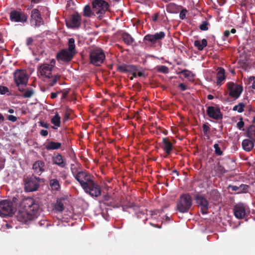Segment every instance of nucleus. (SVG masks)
Instances as JSON below:
<instances>
[{
	"label": "nucleus",
	"mask_w": 255,
	"mask_h": 255,
	"mask_svg": "<svg viewBox=\"0 0 255 255\" xmlns=\"http://www.w3.org/2000/svg\"><path fill=\"white\" fill-rule=\"evenodd\" d=\"M30 22L31 26L34 27H38L43 24V18L38 9L34 8L31 10Z\"/></svg>",
	"instance_id": "nucleus-13"
},
{
	"label": "nucleus",
	"mask_w": 255,
	"mask_h": 255,
	"mask_svg": "<svg viewBox=\"0 0 255 255\" xmlns=\"http://www.w3.org/2000/svg\"><path fill=\"white\" fill-rule=\"evenodd\" d=\"M103 202L105 204L109 205L108 201L110 200L111 197L108 195H106L103 196Z\"/></svg>",
	"instance_id": "nucleus-51"
},
{
	"label": "nucleus",
	"mask_w": 255,
	"mask_h": 255,
	"mask_svg": "<svg viewBox=\"0 0 255 255\" xmlns=\"http://www.w3.org/2000/svg\"><path fill=\"white\" fill-rule=\"evenodd\" d=\"M248 135H254L255 136V126H251L250 127L248 131ZM249 137H251L250 135H249Z\"/></svg>",
	"instance_id": "nucleus-47"
},
{
	"label": "nucleus",
	"mask_w": 255,
	"mask_h": 255,
	"mask_svg": "<svg viewBox=\"0 0 255 255\" xmlns=\"http://www.w3.org/2000/svg\"><path fill=\"white\" fill-rule=\"evenodd\" d=\"M161 147L166 153L164 157H167L168 155L171 153V151L173 149L172 143L170 142L168 137H163L162 139Z\"/></svg>",
	"instance_id": "nucleus-21"
},
{
	"label": "nucleus",
	"mask_w": 255,
	"mask_h": 255,
	"mask_svg": "<svg viewBox=\"0 0 255 255\" xmlns=\"http://www.w3.org/2000/svg\"><path fill=\"white\" fill-rule=\"evenodd\" d=\"M51 122L56 127H59L60 126L61 118L58 113H56L55 114L54 116L52 118Z\"/></svg>",
	"instance_id": "nucleus-33"
},
{
	"label": "nucleus",
	"mask_w": 255,
	"mask_h": 255,
	"mask_svg": "<svg viewBox=\"0 0 255 255\" xmlns=\"http://www.w3.org/2000/svg\"><path fill=\"white\" fill-rule=\"evenodd\" d=\"M245 104L243 103H240L238 105H235L233 108V111H237L239 113H242L244 111Z\"/></svg>",
	"instance_id": "nucleus-38"
},
{
	"label": "nucleus",
	"mask_w": 255,
	"mask_h": 255,
	"mask_svg": "<svg viewBox=\"0 0 255 255\" xmlns=\"http://www.w3.org/2000/svg\"><path fill=\"white\" fill-rule=\"evenodd\" d=\"M210 195H214V197L213 199L216 201L218 200L220 197L219 193L216 190H212L210 193Z\"/></svg>",
	"instance_id": "nucleus-49"
},
{
	"label": "nucleus",
	"mask_w": 255,
	"mask_h": 255,
	"mask_svg": "<svg viewBox=\"0 0 255 255\" xmlns=\"http://www.w3.org/2000/svg\"><path fill=\"white\" fill-rule=\"evenodd\" d=\"M233 211L235 216L239 219H243L248 215L247 208L242 203H238L235 205Z\"/></svg>",
	"instance_id": "nucleus-16"
},
{
	"label": "nucleus",
	"mask_w": 255,
	"mask_h": 255,
	"mask_svg": "<svg viewBox=\"0 0 255 255\" xmlns=\"http://www.w3.org/2000/svg\"><path fill=\"white\" fill-rule=\"evenodd\" d=\"M4 121V118L2 114L0 113V124L3 122Z\"/></svg>",
	"instance_id": "nucleus-62"
},
{
	"label": "nucleus",
	"mask_w": 255,
	"mask_h": 255,
	"mask_svg": "<svg viewBox=\"0 0 255 255\" xmlns=\"http://www.w3.org/2000/svg\"><path fill=\"white\" fill-rule=\"evenodd\" d=\"M228 189H231L232 191L236 192L237 194L241 193L239 186L236 185H229L228 186Z\"/></svg>",
	"instance_id": "nucleus-45"
},
{
	"label": "nucleus",
	"mask_w": 255,
	"mask_h": 255,
	"mask_svg": "<svg viewBox=\"0 0 255 255\" xmlns=\"http://www.w3.org/2000/svg\"><path fill=\"white\" fill-rule=\"evenodd\" d=\"M75 179L79 183L81 187L84 189L94 179V177L86 171H80L74 173L72 172Z\"/></svg>",
	"instance_id": "nucleus-4"
},
{
	"label": "nucleus",
	"mask_w": 255,
	"mask_h": 255,
	"mask_svg": "<svg viewBox=\"0 0 255 255\" xmlns=\"http://www.w3.org/2000/svg\"><path fill=\"white\" fill-rule=\"evenodd\" d=\"M39 177L32 175L24 179V188L27 192H32L37 190L39 187Z\"/></svg>",
	"instance_id": "nucleus-9"
},
{
	"label": "nucleus",
	"mask_w": 255,
	"mask_h": 255,
	"mask_svg": "<svg viewBox=\"0 0 255 255\" xmlns=\"http://www.w3.org/2000/svg\"><path fill=\"white\" fill-rule=\"evenodd\" d=\"M60 75H55L53 76L52 80L49 81V85L51 87L53 86L58 80L60 79Z\"/></svg>",
	"instance_id": "nucleus-40"
},
{
	"label": "nucleus",
	"mask_w": 255,
	"mask_h": 255,
	"mask_svg": "<svg viewBox=\"0 0 255 255\" xmlns=\"http://www.w3.org/2000/svg\"><path fill=\"white\" fill-rule=\"evenodd\" d=\"M214 148L215 149V153L218 155L221 156L223 155V151L221 150V148L219 147V145L217 143H215L213 145Z\"/></svg>",
	"instance_id": "nucleus-41"
},
{
	"label": "nucleus",
	"mask_w": 255,
	"mask_h": 255,
	"mask_svg": "<svg viewBox=\"0 0 255 255\" xmlns=\"http://www.w3.org/2000/svg\"><path fill=\"white\" fill-rule=\"evenodd\" d=\"M21 206L23 211H19L17 216L18 221L27 224L37 217L39 210L38 201L27 197L22 200Z\"/></svg>",
	"instance_id": "nucleus-1"
},
{
	"label": "nucleus",
	"mask_w": 255,
	"mask_h": 255,
	"mask_svg": "<svg viewBox=\"0 0 255 255\" xmlns=\"http://www.w3.org/2000/svg\"><path fill=\"white\" fill-rule=\"evenodd\" d=\"M62 143L59 142L50 141L45 145V148L48 150H56L61 148Z\"/></svg>",
	"instance_id": "nucleus-26"
},
{
	"label": "nucleus",
	"mask_w": 255,
	"mask_h": 255,
	"mask_svg": "<svg viewBox=\"0 0 255 255\" xmlns=\"http://www.w3.org/2000/svg\"><path fill=\"white\" fill-rule=\"evenodd\" d=\"M33 42V39L32 37H29L26 38V44L27 46L31 45Z\"/></svg>",
	"instance_id": "nucleus-56"
},
{
	"label": "nucleus",
	"mask_w": 255,
	"mask_h": 255,
	"mask_svg": "<svg viewBox=\"0 0 255 255\" xmlns=\"http://www.w3.org/2000/svg\"><path fill=\"white\" fill-rule=\"evenodd\" d=\"M14 81L19 91H24V89L21 86H26L27 84L29 77L26 71L23 69H16L13 74Z\"/></svg>",
	"instance_id": "nucleus-3"
},
{
	"label": "nucleus",
	"mask_w": 255,
	"mask_h": 255,
	"mask_svg": "<svg viewBox=\"0 0 255 255\" xmlns=\"http://www.w3.org/2000/svg\"><path fill=\"white\" fill-rule=\"evenodd\" d=\"M137 70V66L134 65L122 64L117 65V71L121 73H131L136 72Z\"/></svg>",
	"instance_id": "nucleus-20"
},
{
	"label": "nucleus",
	"mask_w": 255,
	"mask_h": 255,
	"mask_svg": "<svg viewBox=\"0 0 255 255\" xmlns=\"http://www.w3.org/2000/svg\"><path fill=\"white\" fill-rule=\"evenodd\" d=\"M45 163L42 160H37L33 164L32 169L35 174L40 175L44 171Z\"/></svg>",
	"instance_id": "nucleus-22"
},
{
	"label": "nucleus",
	"mask_w": 255,
	"mask_h": 255,
	"mask_svg": "<svg viewBox=\"0 0 255 255\" xmlns=\"http://www.w3.org/2000/svg\"><path fill=\"white\" fill-rule=\"evenodd\" d=\"M9 19L12 22L24 23L27 21L28 15L21 9H13L9 13Z\"/></svg>",
	"instance_id": "nucleus-12"
},
{
	"label": "nucleus",
	"mask_w": 255,
	"mask_h": 255,
	"mask_svg": "<svg viewBox=\"0 0 255 255\" xmlns=\"http://www.w3.org/2000/svg\"><path fill=\"white\" fill-rule=\"evenodd\" d=\"M81 17L78 13L72 14L68 21H66L67 26L75 28L79 27L81 24Z\"/></svg>",
	"instance_id": "nucleus-19"
},
{
	"label": "nucleus",
	"mask_w": 255,
	"mask_h": 255,
	"mask_svg": "<svg viewBox=\"0 0 255 255\" xmlns=\"http://www.w3.org/2000/svg\"><path fill=\"white\" fill-rule=\"evenodd\" d=\"M194 45L199 51H202L207 46V41L206 39H203L201 41L196 40L194 41Z\"/></svg>",
	"instance_id": "nucleus-29"
},
{
	"label": "nucleus",
	"mask_w": 255,
	"mask_h": 255,
	"mask_svg": "<svg viewBox=\"0 0 255 255\" xmlns=\"http://www.w3.org/2000/svg\"><path fill=\"white\" fill-rule=\"evenodd\" d=\"M7 120L11 121L12 122H15L17 121V118L13 115H8L7 117Z\"/></svg>",
	"instance_id": "nucleus-54"
},
{
	"label": "nucleus",
	"mask_w": 255,
	"mask_h": 255,
	"mask_svg": "<svg viewBox=\"0 0 255 255\" xmlns=\"http://www.w3.org/2000/svg\"><path fill=\"white\" fill-rule=\"evenodd\" d=\"M105 58L104 50L100 47L93 48L90 51L89 58L91 64L99 66L104 62Z\"/></svg>",
	"instance_id": "nucleus-2"
},
{
	"label": "nucleus",
	"mask_w": 255,
	"mask_h": 255,
	"mask_svg": "<svg viewBox=\"0 0 255 255\" xmlns=\"http://www.w3.org/2000/svg\"><path fill=\"white\" fill-rule=\"evenodd\" d=\"M23 92L24 93L22 95V97L24 98H30L34 94V90L32 88L27 90L24 89V91Z\"/></svg>",
	"instance_id": "nucleus-37"
},
{
	"label": "nucleus",
	"mask_w": 255,
	"mask_h": 255,
	"mask_svg": "<svg viewBox=\"0 0 255 255\" xmlns=\"http://www.w3.org/2000/svg\"><path fill=\"white\" fill-rule=\"evenodd\" d=\"M144 73L142 72H138L137 73V76H139V77H141V76H144Z\"/></svg>",
	"instance_id": "nucleus-64"
},
{
	"label": "nucleus",
	"mask_w": 255,
	"mask_h": 255,
	"mask_svg": "<svg viewBox=\"0 0 255 255\" xmlns=\"http://www.w3.org/2000/svg\"><path fill=\"white\" fill-rule=\"evenodd\" d=\"M52 160L54 164H56L61 168H65L66 165L65 159L60 153L53 156Z\"/></svg>",
	"instance_id": "nucleus-23"
},
{
	"label": "nucleus",
	"mask_w": 255,
	"mask_h": 255,
	"mask_svg": "<svg viewBox=\"0 0 255 255\" xmlns=\"http://www.w3.org/2000/svg\"><path fill=\"white\" fill-rule=\"evenodd\" d=\"M48 132L47 130L41 129L40 131V134L42 136H46L48 135Z\"/></svg>",
	"instance_id": "nucleus-59"
},
{
	"label": "nucleus",
	"mask_w": 255,
	"mask_h": 255,
	"mask_svg": "<svg viewBox=\"0 0 255 255\" xmlns=\"http://www.w3.org/2000/svg\"><path fill=\"white\" fill-rule=\"evenodd\" d=\"M39 123V125L42 127H44L46 128H49V124L46 123H45L43 121H40Z\"/></svg>",
	"instance_id": "nucleus-57"
},
{
	"label": "nucleus",
	"mask_w": 255,
	"mask_h": 255,
	"mask_svg": "<svg viewBox=\"0 0 255 255\" xmlns=\"http://www.w3.org/2000/svg\"><path fill=\"white\" fill-rule=\"evenodd\" d=\"M217 85H222L226 79L225 70L222 67H218L217 69Z\"/></svg>",
	"instance_id": "nucleus-24"
},
{
	"label": "nucleus",
	"mask_w": 255,
	"mask_h": 255,
	"mask_svg": "<svg viewBox=\"0 0 255 255\" xmlns=\"http://www.w3.org/2000/svg\"><path fill=\"white\" fill-rule=\"evenodd\" d=\"M165 37V33L163 31L156 32L154 34H147L143 37V41L146 44L154 45L163 39Z\"/></svg>",
	"instance_id": "nucleus-11"
},
{
	"label": "nucleus",
	"mask_w": 255,
	"mask_h": 255,
	"mask_svg": "<svg viewBox=\"0 0 255 255\" xmlns=\"http://www.w3.org/2000/svg\"><path fill=\"white\" fill-rule=\"evenodd\" d=\"M54 66L52 64L44 63L41 64L38 68V71L41 75L50 79L52 77L51 72Z\"/></svg>",
	"instance_id": "nucleus-17"
},
{
	"label": "nucleus",
	"mask_w": 255,
	"mask_h": 255,
	"mask_svg": "<svg viewBox=\"0 0 255 255\" xmlns=\"http://www.w3.org/2000/svg\"><path fill=\"white\" fill-rule=\"evenodd\" d=\"M93 9L92 10L91 7L89 5H86L83 10V15L86 17H91L92 15L94 14Z\"/></svg>",
	"instance_id": "nucleus-34"
},
{
	"label": "nucleus",
	"mask_w": 255,
	"mask_h": 255,
	"mask_svg": "<svg viewBox=\"0 0 255 255\" xmlns=\"http://www.w3.org/2000/svg\"><path fill=\"white\" fill-rule=\"evenodd\" d=\"M226 87L228 91L229 96L234 100L238 99L241 96L243 87L240 84L233 82H229L227 83Z\"/></svg>",
	"instance_id": "nucleus-6"
},
{
	"label": "nucleus",
	"mask_w": 255,
	"mask_h": 255,
	"mask_svg": "<svg viewBox=\"0 0 255 255\" xmlns=\"http://www.w3.org/2000/svg\"><path fill=\"white\" fill-rule=\"evenodd\" d=\"M0 94L1 95H4L5 94H7V95H10L8 88L3 86H0Z\"/></svg>",
	"instance_id": "nucleus-42"
},
{
	"label": "nucleus",
	"mask_w": 255,
	"mask_h": 255,
	"mask_svg": "<svg viewBox=\"0 0 255 255\" xmlns=\"http://www.w3.org/2000/svg\"><path fill=\"white\" fill-rule=\"evenodd\" d=\"M14 208L12 202L3 200L0 201V216L5 217L14 213Z\"/></svg>",
	"instance_id": "nucleus-8"
},
{
	"label": "nucleus",
	"mask_w": 255,
	"mask_h": 255,
	"mask_svg": "<svg viewBox=\"0 0 255 255\" xmlns=\"http://www.w3.org/2000/svg\"><path fill=\"white\" fill-rule=\"evenodd\" d=\"M182 73L185 78H189L191 76L192 72L188 70L184 69L181 72Z\"/></svg>",
	"instance_id": "nucleus-48"
},
{
	"label": "nucleus",
	"mask_w": 255,
	"mask_h": 255,
	"mask_svg": "<svg viewBox=\"0 0 255 255\" xmlns=\"http://www.w3.org/2000/svg\"><path fill=\"white\" fill-rule=\"evenodd\" d=\"M75 54L71 52L64 49L60 50L57 54L56 58L58 60L64 62L70 61Z\"/></svg>",
	"instance_id": "nucleus-18"
},
{
	"label": "nucleus",
	"mask_w": 255,
	"mask_h": 255,
	"mask_svg": "<svg viewBox=\"0 0 255 255\" xmlns=\"http://www.w3.org/2000/svg\"><path fill=\"white\" fill-rule=\"evenodd\" d=\"M93 10L99 17H102L107 11L109 10V4L104 0H94L92 2Z\"/></svg>",
	"instance_id": "nucleus-7"
},
{
	"label": "nucleus",
	"mask_w": 255,
	"mask_h": 255,
	"mask_svg": "<svg viewBox=\"0 0 255 255\" xmlns=\"http://www.w3.org/2000/svg\"><path fill=\"white\" fill-rule=\"evenodd\" d=\"M158 14L156 13L153 16H152V19L153 21H156L157 20L158 18Z\"/></svg>",
	"instance_id": "nucleus-63"
},
{
	"label": "nucleus",
	"mask_w": 255,
	"mask_h": 255,
	"mask_svg": "<svg viewBox=\"0 0 255 255\" xmlns=\"http://www.w3.org/2000/svg\"><path fill=\"white\" fill-rule=\"evenodd\" d=\"M61 92L62 93V96L61 98L62 99H65L66 98H67L69 93V90L64 89Z\"/></svg>",
	"instance_id": "nucleus-52"
},
{
	"label": "nucleus",
	"mask_w": 255,
	"mask_h": 255,
	"mask_svg": "<svg viewBox=\"0 0 255 255\" xmlns=\"http://www.w3.org/2000/svg\"><path fill=\"white\" fill-rule=\"evenodd\" d=\"M208 25L209 22L208 21H203L199 26V28L201 30L206 31L208 29Z\"/></svg>",
	"instance_id": "nucleus-43"
},
{
	"label": "nucleus",
	"mask_w": 255,
	"mask_h": 255,
	"mask_svg": "<svg viewBox=\"0 0 255 255\" xmlns=\"http://www.w3.org/2000/svg\"><path fill=\"white\" fill-rule=\"evenodd\" d=\"M121 38L124 43L127 45H130L134 42V38L127 32L122 33Z\"/></svg>",
	"instance_id": "nucleus-25"
},
{
	"label": "nucleus",
	"mask_w": 255,
	"mask_h": 255,
	"mask_svg": "<svg viewBox=\"0 0 255 255\" xmlns=\"http://www.w3.org/2000/svg\"><path fill=\"white\" fill-rule=\"evenodd\" d=\"M61 177L63 179H66L67 178L68 175L65 172L60 173Z\"/></svg>",
	"instance_id": "nucleus-60"
},
{
	"label": "nucleus",
	"mask_w": 255,
	"mask_h": 255,
	"mask_svg": "<svg viewBox=\"0 0 255 255\" xmlns=\"http://www.w3.org/2000/svg\"><path fill=\"white\" fill-rule=\"evenodd\" d=\"M206 113L209 117L213 119L220 120L223 119V114L217 105L207 107Z\"/></svg>",
	"instance_id": "nucleus-14"
},
{
	"label": "nucleus",
	"mask_w": 255,
	"mask_h": 255,
	"mask_svg": "<svg viewBox=\"0 0 255 255\" xmlns=\"http://www.w3.org/2000/svg\"><path fill=\"white\" fill-rule=\"evenodd\" d=\"M179 88L182 91H184L187 89V86L183 83H180L178 85Z\"/></svg>",
	"instance_id": "nucleus-58"
},
{
	"label": "nucleus",
	"mask_w": 255,
	"mask_h": 255,
	"mask_svg": "<svg viewBox=\"0 0 255 255\" xmlns=\"http://www.w3.org/2000/svg\"><path fill=\"white\" fill-rule=\"evenodd\" d=\"M54 210L58 212H62L64 211V204L61 200H57L56 202L54 205Z\"/></svg>",
	"instance_id": "nucleus-32"
},
{
	"label": "nucleus",
	"mask_w": 255,
	"mask_h": 255,
	"mask_svg": "<svg viewBox=\"0 0 255 255\" xmlns=\"http://www.w3.org/2000/svg\"><path fill=\"white\" fill-rule=\"evenodd\" d=\"M157 71L158 72L166 74L169 72V69L166 66L160 65V66H157Z\"/></svg>",
	"instance_id": "nucleus-39"
},
{
	"label": "nucleus",
	"mask_w": 255,
	"mask_h": 255,
	"mask_svg": "<svg viewBox=\"0 0 255 255\" xmlns=\"http://www.w3.org/2000/svg\"><path fill=\"white\" fill-rule=\"evenodd\" d=\"M187 12V10L186 9H182L179 14L180 18L181 19H184L186 17V14Z\"/></svg>",
	"instance_id": "nucleus-50"
},
{
	"label": "nucleus",
	"mask_w": 255,
	"mask_h": 255,
	"mask_svg": "<svg viewBox=\"0 0 255 255\" xmlns=\"http://www.w3.org/2000/svg\"><path fill=\"white\" fill-rule=\"evenodd\" d=\"M83 189L86 193L93 197L100 196L102 193L101 186L94 181V179Z\"/></svg>",
	"instance_id": "nucleus-10"
},
{
	"label": "nucleus",
	"mask_w": 255,
	"mask_h": 255,
	"mask_svg": "<svg viewBox=\"0 0 255 255\" xmlns=\"http://www.w3.org/2000/svg\"><path fill=\"white\" fill-rule=\"evenodd\" d=\"M237 127L240 129H241L244 126V122L243 121L242 118H241L240 121H239L237 124Z\"/></svg>",
	"instance_id": "nucleus-55"
},
{
	"label": "nucleus",
	"mask_w": 255,
	"mask_h": 255,
	"mask_svg": "<svg viewBox=\"0 0 255 255\" xmlns=\"http://www.w3.org/2000/svg\"><path fill=\"white\" fill-rule=\"evenodd\" d=\"M195 199L198 205L201 207V213L203 215L207 214L209 209V202L208 200L203 196L198 194L195 195Z\"/></svg>",
	"instance_id": "nucleus-15"
},
{
	"label": "nucleus",
	"mask_w": 255,
	"mask_h": 255,
	"mask_svg": "<svg viewBox=\"0 0 255 255\" xmlns=\"http://www.w3.org/2000/svg\"><path fill=\"white\" fill-rule=\"evenodd\" d=\"M72 113V110L69 108L68 107H67L66 110L64 113L63 120L64 121H67L70 117V115Z\"/></svg>",
	"instance_id": "nucleus-44"
},
{
	"label": "nucleus",
	"mask_w": 255,
	"mask_h": 255,
	"mask_svg": "<svg viewBox=\"0 0 255 255\" xmlns=\"http://www.w3.org/2000/svg\"><path fill=\"white\" fill-rule=\"evenodd\" d=\"M202 128L204 135L207 137V139H209L210 138V125L208 124V123L204 124L202 126Z\"/></svg>",
	"instance_id": "nucleus-36"
},
{
	"label": "nucleus",
	"mask_w": 255,
	"mask_h": 255,
	"mask_svg": "<svg viewBox=\"0 0 255 255\" xmlns=\"http://www.w3.org/2000/svg\"><path fill=\"white\" fill-rule=\"evenodd\" d=\"M49 185L53 190L58 191L60 188L59 181L57 179H52L50 180Z\"/></svg>",
	"instance_id": "nucleus-30"
},
{
	"label": "nucleus",
	"mask_w": 255,
	"mask_h": 255,
	"mask_svg": "<svg viewBox=\"0 0 255 255\" xmlns=\"http://www.w3.org/2000/svg\"><path fill=\"white\" fill-rule=\"evenodd\" d=\"M68 45V48L67 50L75 54L76 52L75 49V39L73 38L69 39Z\"/></svg>",
	"instance_id": "nucleus-31"
},
{
	"label": "nucleus",
	"mask_w": 255,
	"mask_h": 255,
	"mask_svg": "<svg viewBox=\"0 0 255 255\" xmlns=\"http://www.w3.org/2000/svg\"><path fill=\"white\" fill-rule=\"evenodd\" d=\"M191 196L189 194L181 195L177 203V209L181 213H187L192 205Z\"/></svg>",
	"instance_id": "nucleus-5"
},
{
	"label": "nucleus",
	"mask_w": 255,
	"mask_h": 255,
	"mask_svg": "<svg viewBox=\"0 0 255 255\" xmlns=\"http://www.w3.org/2000/svg\"><path fill=\"white\" fill-rule=\"evenodd\" d=\"M241 193H246L247 192L249 186L246 184H242L239 186Z\"/></svg>",
	"instance_id": "nucleus-46"
},
{
	"label": "nucleus",
	"mask_w": 255,
	"mask_h": 255,
	"mask_svg": "<svg viewBox=\"0 0 255 255\" xmlns=\"http://www.w3.org/2000/svg\"><path fill=\"white\" fill-rule=\"evenodd\" d=\"M166 11L171 13H177L179 11V6L174 3L171 2L166 6Z\"/></svg>",
	"instance_id": "nucleus-28"
},
{
	"label": "nucleus",
	"mask_w": 255,
	"mask_h": 255,
	"mask_svg": "<svg viewBox=\"0 0 255 255\" xmlns=\"http://www.w3.org/2000/svg\"><path fill=\"white\" fill-rule=\"evenodd\" d=\"M58 92L51 93L50 95V98L52 99H54L57 97Z\"/></svg>",
	"instance_id": "nucleus-61"
},
{
	"label": "nucleus",
	"mask_w": 255,
	"mask_h": 255,
	"mask_svg": "<svg viewBox=\"0 0 255 255\" xmlns=\"http://www.w3.org/2000/svg\"><path fill=\"white\" fill-rule=\"evenodd\" d=\"M230 32L229 30H226L224 32V35L223 36V40H226V38H228L230 35Z\"/></svg>",
	"instance_id": "nucleus-53"
},
{
	"label": "nucleus",
	"mask_w": 255,
	"mask_h": 255,
	"mask_svg": "<svg viewBox=\"0 0 255 255\" xmlns=\"http://www.w3.org/2000/svg\"><path fill=\"white\" fill-rule=\"evenodd\" d=\"M214 170L217 174L220 175H223L227 171L225 169L224 167L221 165L219 162L216 166H215Z\"/></svg>",
	"instance_id": "nucleus-35"
},
{
	"label": "nucleus",
	"mask_w": 255,
	"mask_h": 255,
	"mask_svg": "<svg viewBox=\"0 0 255 255\" xmlns=\"http://www.w3.org/2000/svg\"><path fill=\"white\" fill-rule=\"evenodd\" d=\"M242 144L243 149L247 151H250L252 150L254 146V142L249 139H245L243 140Z\"/></svg>",
	"instance_id": "nucleus-27"
}]
</instances>
